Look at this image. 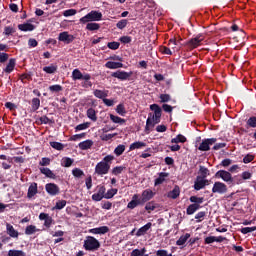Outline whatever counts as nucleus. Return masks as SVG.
<instances>
[{
  "label": "nucleus",
  "mask_w": 256,
  "mask_h": 256,
  "mask_svg": "<svg viewBox=\"0 0 256 256\" xmlns=\"http://www.w3.org/2000/svg\"><path fill=\"white\" fill-rule=\"evenodd\" d=\"M190 201L194 205H201V203H203V201H205V199L203 197L191 196Z\"/></svg>",
  "instance_id": "45"
},
{
  "label": "nucleus",
  "mask_w": 256,
  "mask_h": 256,
  "mask_svg": "<svg viewBox=\"0 0 256 256\" xmlns=\"http://www.w3.org/2000/svg\"><path fill=\"white\" fill-rule=\"evenodd\" d=\"M181 195V190L179 189V186H175L172 191L168 192L167 197L169 199H177Z\"/></svg>",
  "instance_id": "25"
},
{
  "label": "nucleus",
  "mask_w": 256,
  "mask_h": 256,
  "mask_svg": "<svg viewBox=\"0 0 256 256\" xmlns=\"http://www.w3.org/2000/svg\"><path fill=\"white\" fill-rule=\"evenodd\" d=\"M125 153V145L120 144L114 149V154L116 157H121V155Z\"/></svg>",
  "instance_id": "39"
},
{
  "label": "nucleus",
  "mask_w": 256,
  "mask_h": 256,
  "mask_svg": "<svg viewBox=\"0 0 256 256\" xmlns=\"http://www.w3.org/2000/svg\"><path fill=\"white\" fill-rule=\"evenodd\" d=\"M7 46L5 44H0V51H5ZM9 59V54L5 52H0V63H6Z\"/></svg>",
  "instance_id": "22"
},
{
  "label": "nucleus",
  "mask_w": 256,
  "mask_h": 256,
  "mask_svg": "<svg viewBox=\"0 0 256 256\" xmlns=\"http://www.w3.org/2000/svg\"><path fill=\"white\" fill-rule=\"evenodd\" d=\"M143 147H147V143L137 141V142H134L130 145L129 150L130 151H135V149H143Z\"/></svg>",
  "instance_id": "30"
},
{
  "label": "nucleus",
  "mask_w": 256,
  "mask_h": 256,
  "mask_svg": "<svg viewBox=\"0 0 256 256\" xmlns=\"http://www.w3.org/2000/svg\"><path fill=\"white\" fill-rule=\"evenodd\" d=\"M61 165L62 167H71V165H73V159L69 157H64L61 160Z\"/></svg>",
  "instance_id": "42"
},
{
  "label": "nucleus",
  "mask_w": 256,
  "mask_h": 256,
  "mask_svg": "<svg viewBox=\"0 0 256 256\" xmlns=\"http://www.w3.org/2000/svg\"><path fill=\"white\" fill-rule=\"evenodd\" d=\"M203 36H197L193 39H191L190 41H188L186 43V45H188V47H190V49H196V47H199V45H201V42L203 41Z\"/></svg>",
  "instance_id": "18"
},
{
  "label": "nucleus",
  "mask_w": 256,
  "mask_h": 256,
  "mask_svg": "<svg viewBox=\"0 0 256 256\" xmlns=\"http://www.w3.org/2000/svg\"><path fill=\"white\" fill-rule=\"evenodd\" d=\"M108 95H109V91L107 90H99V89L94 90V96L97 97V99H102V101L105 98H107Z\"/></svg>",
  "instance_id": "24"
},
{
  "label": "nucleus",
  "mask_w": 256,
  "mask_h": 256,
  "mask_svg": "<svg viewBox=\"0 0 256 256\" xmlns=\"http://www.w3.org/2000/svg\"><path fill=\"white\" fill-rule=\"evenodd\" d=\"M116 113H118V115H121L122 117H125V114L127 113V111L125 110V105L119 104L116 107Z\"/></svg>",
  "instance_id": "47"
},
{
  "label": "nucleus",
  "mask_w": 256,
  "mask_h": 256,
  "mask_svg": "<svg viewBox=\"0 0 256 256\" xmlns=\"http://www.w3.org/2000/svg\"><path fill=\"white\" fill-rule=\"evenodd\" d=\"M50 146L56 149V151H63L65 149V146L61 142H50Z\"/></svg>",
  "instance_id": "43"
},
{
  "label": "nucleus",
  "mask_w": 256,
  "mask_h": 256,
  "mask_svg": "<svg viewBox=\"0 0 256 256\" xmlns=\"http://www.w3.org/2000/svg\"><path fill=\"white\" fill-rule=\"evenodd\" d=\"M110 121H112V123H117L118 125H125L126 123L125 119L113 114H110Z\"/></svg>",
  "instance_id": "32"
},
{
  "label": "nucleus",
  "mask_w": 256,
  "mask_h": 256,
  "mask_svg": "<svg viewBox=\"0 0 256 256\" xmlns=\"http://www.w3.org/2000/svg\"><path fill=\"white\" fill-rule=\"evenodd\" d=\"M253 231H256V226L254 227H245L241 229V233L244 235H247V233H253Z\"/></svg>",
  "instance_id": "58"
},
{
  "label": "nucleus",
  "mask_w": 256,
  "mask_h": 256,
  "mask_svg": "<svg viewBox=\"0 0 256 256\" xmlns=\"http://www.w3.org/2000/svg\"><path fill=\"white\" fill-rule=\"evenodd\" d=\"M72 175L74 177H76L77 179H80V177H83V175H85V172H83V170H81L79 168H74L72 170Z\"/></svg>",
  "instance_id": "46"
},
{
  "label": "nucleus",
  "mask_w": 256,
  "mask_h": 256,
  "mask_svg": "<svg viewBox=\"0 0 256 256\" xmlns=\"http://www.w3.org/2000/svg\"><path fill=\"white\" fill-rule=\"evenodd\" d=\"M146 211H148V213H151V211H155V209H157V206L155 205V202H148L145 206Z\"/></svg>",
  "instance_id": "52"
},
{
  "label": "nucleus",
  "mask_w": 256,
  "mask_h": 256,
  "mask_svg": "<svg viewBox=\"0 0 256 256\" xmlns=\"http://www.w3.org/2000/svg\"><path fill=\"white\" fill-rule=\"evenodd\" d=\"M43 71L45 73H48L49 75L53 74V73H57V65L55 64H51L50 66H45L43 68Z\"/></svg>",
  "instance_id": "35"
},
{
  "label": "nucleus",
  "mask_w": 256,
  "mask_h": 256,
  "mask_svg": "<svg viewBox=\"0 0 256 256\" xmlns=\"http://www.w3.org/2000/svg\"><path fill=\"white\" fill-rule=\"evenodd\" d=\"M166 177H169V173L161 172L159 174V177L154 182L155 187H157V185H161V184L165 183Z\"/></svg>",
  "instance_id": "29"
},
{
  "label": "nucleus",
  "mask_w": 256,
  "mask_h": 256,
  "mask_svg": "<svg viewBox=\"0 0 256 256\" xmlns=\"http://www.w3.org/2000/svg\"><path fill=\"white\" fill-rule=\"evenodd\" d=\"M49 91L52 93H59L60 91H63V87L59 84L52 85L49 87Z\"/></svg>",
  "instance_id": "51"
},
{
  "label": "nucleus",
  "mask_w": 256,
  "mask_h": 256,
  "mask_svg": "<svg viewBox=\"0 0 256 256\" xmlns=\"http://www.w3.org/2000/svg\"><path fill=\"white\" fill-rule=\"evenodd\" d=\"M25 252L23 250H9L8 251V256H25Z\"/></svg>",
  "instance_id": "44"
},
{
  "label": "nucleus",
  "mask_w": 256,
  "mask_h": 256,
  "mask_svg": "<svg viewBox=\"0 0 256 256\" xmlns=\"http://www.w3.org/2000/svg\"><path fill=\"white\" fill-rule=\"evenodd\" d=\"M114 137H117V133H108L100 135L101 141H113Z\"/></svg>",
  "instance_id": "36"
},
{
  "label": "nucleus",
  "mask_w": 256,
  "mask_h": 256,
  "mask_svg": "<svg viewBox=\"0 0 256 256\" xmlns=\"http://www.w3.org/2000/svg\"><path fill=\"white\" fill-rule=\"evenodd\" d=\"M115 161V156L113 155H107L103 158L102 161H100L98 164H96L95 167V173L96 175H107L109 173V169H111V163Z\"/></svg>",
  "instance_id": "1"
},
{
  "label": "nucleus",
  "mask_w": 256,
  "mask_h": 256,
  "mask_svg": "<svg viewBox=\"0 0 256 256\" xmlns=\"http://www.w3.org/2000/svg\"><path fill=\"white\" fill-rule=\"evenodd\" d=\"M125 171V166H116L112 169V175H121Z\"/></svg>",
  "instance_id": "48"
},
{
  "label": "nucleus",
  "mask_w": 256,
  "mask_h": 256,
  "mask_svg": "<svg viewBox=\"0 0 256 256\" xmlns=\"http://www.w3.org/2000/svg\"><path fill=\"white\" fill-rule=\"evenodd\" d=\"M153 226V224L151 222H148L146 225L142 226L136 233L137 237H143V235H145V233H147L149 231V229H151V227Z\"/></svg>",
  "instance_id": "21"
},
{
  "label": "nucleus",
  "mask_w": 256,
  "mask_h": 256,
  "mask_svg": "<svg viewBox=\"0 0 256 256\" xmlns=\"http://www.w3.org/2000/svg\"><path fill=\"white\" fill-rule=\"evenodd\" d=\"M255 159V156L252 154H247L244 158H243V163L247 164V163H251V161H253Z\"/></svg>",
  "instance_id": "61"
},
{
  "label": "nucleus",
  "mask_w": 256,
  "mask_h": 256,
  "mask_svg": "<svg viewBox=\"0 0 256 256\" xmlns=\"http://www.w3.org/2000/svg\"><path fill=\"white\" fill-rule=\"evenodd\" d=\"M105 67L106 69H121L123 67V63L108 61L106 62Z\"/></svg>",
  "instance_id": "26"
},
{
  "label": "nucleus",
  "mask_w": 256,
  "mask_h": 256,
  "mask_svg": "<svg viewBox=\"0 0 256 256\" xmlns=\"http://www.w3.org/2000/svg\"><path fill=\"white\" fill-rule=\"evenodd\" d=\"M58 40L61 41L62 43H66V45H69V43H73V41H75V36L65 31L59 34Z\"/></svg>",
  "instance_id": "10"
},
{
  "label": "nucleus",
  "mask_w": 256,
  "mask_h": 256,
  "mask_svg": "<svg viewBox=\"0 0 256 256\" xmlns=\"http://www.w3.org/2000/svg\"><path fill=\"white\" fill-rule=\"evenodd\" d=\"M131 75H133V72H125L120 70L112 73V77L120 79L121 81H127Z\"/></svg>",
  "instance_id": "13"
},
{
  "label": "nucleus",
  "mask_w": 256,
  "mask_h": 256,
  "mask_svg": "<svg viewBox=\"0 0 256 256\" xmlns=\"http://www.w3.org/2000/svg\"><path fill=\"white\" fill-rule=\"evenodd\" d=\"M18 29L20 31H34L35 30V25L31 24V23H24V24H19L18 25Z\"/></svg>",
  "instance_id": "28"
},
{
  "label": "nucleus",
  "mask_w": 256,
  "mask_h": 256,
  "mask_svg": "<svg viewBox=\"0 0 256 256\" xmlns=\"http://www.w3.org/2000/svg\"><path fill=\"white\" fill-rule=\"evenodd\" d=\"M85 133L75 134L69 138V141H79V139H85Z\"/></svg>",
  "instance_id": "55"
},
{
  "label": "nucleus",
  "mask_w": 256,
  "mask_h": 256,
  "mask_svg": "<svg viewBox=\"0 0 256 256\" xmlns=\"http://www.w3.org/2000/svg\"><path fill=\"white\" fill-rule=\"evenodd\" d=\"M215 177H217L218 179H223L225 183H232L233 181V176L229 171L226 170H219L218 172H216Z\"/></svg>",
  "instance_id": "6"
},
{
  "label": "nucleus",
  "mask_w": 256,
  "mask_h": 256,
  "mask_svg": "<svg viewBox=\"0 0 256 256\" xmlns=\"http://www.w3.org/2000/svg\"><path fill=\"white\" fill-rule=\"evenodd\" d=\"M186 141H187V138L181 134L171 139V143H185Z\"/></svg>",
  "instance_id": "41"
},
{
  "label": "nucleus",
  "mask_w": 256,
  "mask_h": 256,
  "mask_svg": "<svg viewBox=\"0 0 256 256\" xmlns=\"http://www.w3.org/2000/svg\"><path fill=\"white\" fill-rule=\"evenodd\" d=\"M37 193H39L37 183L33 182L28 187L27 198L28 199H33L35 197V195H37Z\"/></svg>",
  "instance_id": "17"
},
{
  "label": "nucleus",
  "mask_w": 256,
  "mask_h": 256,
  "mask_svg": "<svg viewBox=\"0 0 256 256\" xmlns=\"http://www.w3.org/2000/svg\"><path fill=\"white\" fill-rule=\"evenodd\" d=\"M118 189L117 188H111L107 191V193H105V199H113V197H115V195H117L118 193Z\"/></svg>",
  "instance_id": "38"
},
{
  "label": "nucleus",
  "mask_w": 256,
  "mask_h": 256,
  "mask_svg": "<svg viewBox=\"0 0 256 256\" xmlns=\"http://www.w3.org/2000/svg\"><path fill=\"white\" fill-rule=\"evenodd\" d=\"M73 15H77L76 9H68L63 12L64 17H73Z\"/></svg>",
  "instance_id": "53"
},
{
  "label": "nucleus",
  "mask_w": 256,
  "mask_h": 256,
  "mask_svg": "<svg viewBox=\"0 0 256 256\" xmlns=\"http://www.w3.org/2000/svg\"><path fill=\"white\" fill-rule=\"evenodd\" d=\"M97 189V193L92 195V201H101L102 199H105V191H107L105 186H98Z\"/></svg>",
  "instance_id": "12"
},
{
  "label": "nucleus",
  "mask_w": 256,
  "mask_h": 256,
  "mask_svg": "<svg viewBox=\"0 0 256 256\" xmlns=\"http://www.w3.org/2000/svg\"><path fill=\"white\" fill-rule=\"evenodd\" d=\"M246 124L248 125V127H252V128H255L256 127V116H252L250 117Z\"/></svg>",
  "instance_id": "56"
},
{
  "label": "nucleus",
  "mask_w": 256,
  "mask_h": 256,
  "mask_svg": "<svg viewBox=\"0 0 256 256\" xmlns=\"http://www.w3.org/2000/svg\"><path fill=\"white\" fill-rule=\"evenodd\" d=\"M190 237H191V234H189V233H186V234L180 236V238L176 241V245H178V247L185 245L187 243V241H189Z\"/></svg>",
  "instance_id": "27"
},
{
  "label": "nucleus",
  "mask_w": 256,
  "mask_h": 256,
  "mask_svg": "<svg viewBox=\"0 0 256 256\" xmlns=\"http://www.w3.org/2000/svg\"><path fill=\"white\" fill-rule=\"evenodd\" d=\"M65 205H67V201L60 200V201L56 202L55 209L61 210L65 207Z\"/></svg>",
  "instance_id": "57"
},
{
  "label": "nucleus",
  "mask_w": 256,
  "mask_h": 256,
  "mask_svg": "<svg viewBox=\"0 0 256 256\" xmlns=\"http://www.w3.org/2000/svg\"><path fill=\"white\" fill-rule=\"evenodd\" d=\"M160 53L163 55H173V52H171V49H169L167 46H161L159 48Z\"/></svg>",
  "instance_id": "54"
},
{
  "label": "nucleus",
  "mask_w": 256,
  "mask_h": 256,
  "mask_svg": "<svg viewBox=\"0 0 256 256\" xmlns=\"http://www.w3.org/2000/svg\"><path fill=\"white\" fill-rule=\"evenodd\" d=\"M41 107V100L39 98H33L32 99V109L33 111H37Z\"/></svg>",
  "instance_id": "50"
},
{
  "label": "nucleus",
  "mask_w": 256,
  "mask_h": 256,
  "mask_svg": "<svg viewBox=\"0 0 256 256\" xmlns=\"http://www.w3.org/2000/svg\"><path fill=\"white\" fill-rule=\"evenodd\" d=\"M85 185H86L87 189H91V187H93V178L91 176H88L85 179Z\"/></svg>",
  "instance_id": "62"
},
{
  "label": "nucleus",
  "mask_w": 256,
  "mask_h": 256,
  "mask_svg": "<svg viewBox=\"0 0 256 256\" xmlns=\"http://www.w3.org/2000/svg\"><path fill=\"white\" fill-rule=\"evenodd\" d=\"M199 209H201V205L190 204L186 209V213L187 215H193V213H195L196 211H199Z\"/></svg>",
  "instance_id": "31"
},
{
  "label": "nucleus",
  "mask_w": 256,
  "mask_h": 256,
  "mask_svg": "<svg viewBox=\"0 0 256 256\" xmlns=\"http://www.w3.org/2000/svg\"><path fill=\"white\" fill-rule=\"evenodd\" d=\"M6 233L9 237H12V239H19V231H17L10 223H6Z\"/></svg>",
  "instance_id": "16"
},
{
  "label": "nucleus",
  "mask_w": 256,
  "mask_h": 256,
  "mask_svg": "<svg viewBox=\"0 0 256 256\" xmlns=\"http://www.w3.org/2000/svg\"><path fill=\"white\" fill-rule=\"evenodd\" d=\"M15 65H17V61L14 58H11L4 68V73H13V71H15Z\"/></svg>",
  "instance_id": "20"
},
{
  "label": "nucleus",
  "mask_w": 256,
  "mask_h": 256,
  "mask_svg": "<svg viewBox=\"0 0 256 256\" xmlns=\"http://www.w3.org/2000/svg\"><path fill=\"white\" fill-rule=\"evenodd\" d=\"M103 19V14L99 11L92 10L90 13L80 18V23H91L93 21H101Z\"/></svg>",
  "instance_id": "4"
},
{
  "label": "nucleus",
  "mask_w": 256,
  "mask_h": 256,
  "mask_svg": "<svg viewBox=\"0 0 256 256\" xmlns=\"http://www.w3.org/2000/svg\"><path fill=\"white\" fill-rule=\"evenodd\" d=\"M153 197H155V192L151 189H146L142 192L141 197L139 196V199L142 205H145V203H147V201H151Z\"/></svg>",
  "instance_id": "8"
},
{
  "label": "nucleus",
  "mask_w": 256,
  "mask_h": 256,
  "mask_svg": "<svg viewBox=\"0 0 256 256\" xmlns=\"http://www.w3.org/2000/svg\"><path fill=\"white\" fill-rule=\"evenodd\" d=\"M156 256H173V254L169 253L167 250H158Z\"/></svg>",
  "instance_id": "63"
},
{
  "label": "nucleus",
  "mask_w": 256,
  "mask_h": 256,
  "mask_svg": "<svg viewBox=\"0 0 256 256\" xmlns=\"http://www.w3.org/2000/svg\"><path fill=\"white\" fill-rule=\"evenodd\" d=\"M83 247L85 251H99L101 242L93 236H87L84 240Z\"/></svg>",
  "instance_id": "3"
},
{
  "label": "nucleus",
  "mask_w": 256,
  "mask_h": 256,
  "mask_svg": "<svg viewBox=\"0 0 256 256\" xmlns=\"http://www.w3.org/2000/svg\"><path fill=\"white\" fill-rule=\"evenodd\" d=\"M215 143H217V139L215 138L205 139L199 145L198 149L199 151H209L211 149V145H215Z\"/></svg>",
  "instance_id": "7"
},
{
  "label": "nucleus",
  "mask_w": 256,
  "mask_h": 256,
  "mask_svg": "<svg viewBox=\"0 0 256 256\" xmlns=\"http://www.w3.org/2000/svg\"><path fill=\"white\" fill-rule=\"evenodd\" d=\"M209 180L203 179L201 176H198L196 178V181L194 182V189L195 191H201L205 187V185H208Z\"/></svg>",
  "instance_id": "14"
},
{
  "label": "nucleus",
  "mask_w": 256,
  "mask_h": 256,
  "mask_svg": "<svg viewBox=\"0 0 256 256\" xmlns=\"http://www.w3.org/2000/svg\"><path fill=\"white\" fill-rule=\"evenodd\" d=\"M86 29L88 31H99V29H101V25H99L98 23L91 22L86 25Z\"/></svg>",
  "instance_id": "37"
},
{
  "label": "nucleus",
  "mask_w": 256,
  "mask_h": 256,
  "mask_svg": "<svg viewBox=\"0 0 256 256\" xmlns=\"http://www.w3.org/2000/svg\"><path fill=\"white\" fill-rule=\"evenodd\" d=\"M139 205H143L139 198V194H134L132 200L127 204V209H135V207H139Z\"/></svg>",
  "instance_id": "15"
},
{
  "label": "nucleus",
  "mask_w": 256,
  "mask_h": 256,
  "mask_svg": "<svg viewBox=\"0 0 256 256\" xmlns=\"http://www.w3.org/2000/svg\"><path fill=\"white\" fill-rule=\"evenodd\" d=\"M119 42H110L108 43L107 47L108 49H112L113 51H117L119 49Z\"/></svg>",
  "instance_id": "59"
},
{
  "label": "nucleus",
  "mask_w": 256,
  "mask_h": 256,
  "mask_svg": "<svg viewBox=\"0 0 256 256\" xmlns=\"http://www.w3.org/2000/svg\"><path fill=\"white\" fill-rule=\"evenodd\" d=\"M89 125H91L89 122L79 124L75 127V131H85V129H89Z\"/></svg>",
  "instance_id": "49"
},
{
  "label": "nucleus",
  "mask_w": 256,
  "mask_h": 256,
  "mask_svg": "<svg viewBox=\"0 0 256 256\" xmlns=\"http://www.w3.org/2000/svg\"><path fill=\"white\" fill-rule=\"evenodd\" d=\"M227 192V186L223 182H215L212 187V193H219V195H223Z\"/></svg>",
  "instance_id": "11"
},
{
  "label": "nucleus",
  "mask_w": 256,
  "mask_h": 256,
  "mask_svg": "<svg viewBox=\"0 0 256 256\" xmlns=\"http://www.w3.org/2000/svg\"><path fill=\"white\" fill-rule=\"evenodd\" d=\"M72 79L73 81H90L91 80V74L89 73H82L79 69H74L72 71Z\"/></svg>",
  "instance_id": "5"
},
{
  "label": "nucleus",
  "mask_w": 256,
  "mask_h": 256,
  "mask_svg": "<svg viewBox=\"0 0 256 256\" xmlns=\"http://www.w3.org/2000/svg\"><path fill=\"white\" fill-rule=\"evenodd\" d=\"M38 231H41L37 226L35 225H29L25 229V235H34V233H38Z\"/></svg>",
  "instance_id": "34"
},
{
  "label": "nucleus",
  "mask_w": 256,
  "mask_h": 256,
  "mask_svg": "<svg viewBox=\"0 0 256 256\" xmlns=\"http://www.w3.org/2000/svg\"><path fill=\"white\" fill-rule=\"evenodd\" d=\"M78 146L81 151H87V149H91L93 147V140H85L80 142Z\"/></svg>",
  "instance_id": "23"
},
{
  "label": "nucleus",
  "mask_w": 256,
  "mask_h": 256,
  "mask_svg": "<svg viewBox=\"0 0 256 256\" xmlns=\"http://www.w3.org/2000/svg\"><path fill=\"white\" fill-rule=\"evenodd\" d=\"M89 233H92V235H105V233H109V227L101 226L98 228H92L89 230Z\"/></svg>",
  "instance_id": "19"
},
{
  "label": "nucleus",
  "mask_w": 256,
  "mask_h": 256,
  "mask_svg": "<svg viewBox=\"0 0 256 256\" xmlns=\"http://www.w3.org/2000/svg\"><path fill=\"white\" fill-rule=\"evenodd\" d=\"M45 189L48 195H51L52 197H55V195H59V193H61L59 186L55 183L46 184Z\"/></svg>",
  "instance_id": "9"
},
{
  "label": "nucleus",
  "mask_w": 256,
  "mask_h": 256,
  "mask_svg": "<svg viewBox=\"0 0 256 256\" xmlns=\"http://www.w3.org/2000/svg\"><path fill=\"white\" fill-rule=\"evenodd\" d=\"M200 173L202 175V177H207L209 175V169L203 167V166H200Z\"/></svg>",
  "instance_id": "64"
},
{
  "label": "nucleus",
  "mask_w": 256,
  "mask_h": 256,
  "mask_svg": "<svg viewBox=\"0 0 256 256\" xmlns=\"http://www.w3.org/2000/svg\"><path fill=\"white\" fill-rule=\"evenodd\" d=\"M40 171L43 175H46V177H49L50 179H55V174L53 173V171H51V169L41 168Z\"/></svg>",
  "instance_id": "40"
},
{
  "label": "nucleus",
  "mask_w": 256,
  "mask_h": 256,
  "mask_svg": "<svg viewBox=\"0 0 256 256\" xmlns=\"http://www.w3.org/2000/svg\"><path fill=\"white\" fill-rule=\"evenodd\" d=\"M86 115L88 119H90L91 121L93 122L97 121V111H95V109L89 108L86 112Z\"/></svg>",
  "instance_id": "33"
},
{
  "label": "nucleus",
  "mask_w": 256,
  "mask_h": 256,
  "mask_svg": "<svg viewBox=\"0 0 256 256\" xmlns=\"http://www.w3.org/2000/svg\"><path fill=\"white\" fill-rule=\"evenodd\" d=\"M151 111H154V114L151 117H148L146 120V129H149V127H153V125H157L161 121V107L157 104L150 105Z\"/></svg>",
  "instance_id": "2"
},
{
  "label": "nucleus",
  "mask_w": 256,
  "mask_h": 256,
  "mask_svg": "<svg viewBox=\"0 0 256 256\" xmlns=\"http://www.w3.org/2000/svg\"><path fill=\"white\" fill-rule=\"evenodd\" d=\"M116 27L118 29H125V27H127V20L126 19H122L120 20L117 24Z\"/></svg>",
  "instance_id": "60"
}]
</instances>
